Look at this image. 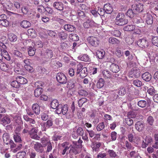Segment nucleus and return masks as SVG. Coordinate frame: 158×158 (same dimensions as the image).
Returning a JSON list of instances; mask_svg holds the SVG:
<instances>
[{
    "label": "nucleus",
    "instance_id": "nucleus-28",
    "mask_svg": "<svg viewBox=\"0 0 158 158\" xmlns=\"http://www.w3.org/2000/svg\"><path fill=\"white\" fill-rule=\"evenodd\" d=\"M143 79L146 81H149L152 78L151 75L148 72H145L142 75Z\"/></svg>",
    "mask_w": 158,
    "mask_h": 158
},
{
    "label": "nucleus",
    "instance_id": "nucleus-52",
    "mask_svg": "<svg viewBox=\"0 0 158 158\" xmlns=\"http://www.w3.org/2000/svg\"><path fill=\"white\" fill-rule=\"evenodd\" d=\"M135 9L138 12H142L143 10V5L140 3H139L136 5Z\"/></svg>",
    "mask_w": 158,
    "mask_h": 158
},
{
    "label": "nucleus",
    "instance_id": "nucleus-14",
    "mask_svg": "<svg viewBox=\"0 0 158 158\" xmlns=\"http://www.w3.org/2000/svg\"><path fill=\"white\" fill-rule=\"evenodd\" d=\"M43 147L41 143L37 142L34 144V148L37 152L42 153L44 151Z\"/></svg>",
    "mask_w": 158,
    "mask_h": 158
},
{
    "label": "nucleus",
    "instance_id": "nucleus-32",
    "mask_svg": "<svg viewBox=\"0 0 158 158\" xmlns=\"http://www.w3.org/2000/svg\"><path fill=\"white\" fill-rule=\"evenodd\" d=\"M71 110L69 111V117L71 118L74 115V112L75 110V107L74 102H73L71 106Z\"/></svg>",
    "mask_w": 158,
    "mask_h": 158
},
{
    "label": "nucleus",
    "instance_id": "nucleus-26",
    "mask_svg": "<svg viewBox=\"0 0 158 158\" xmlns=\"http://www.w3.org/2000/svg\"><path fill=\"white\" fill-rule=\"evenodd\" d=\"M2 139L4 143H6V144H8L11 141L10 139V135L9 133H5L3 134Z\"/></svg>",
    "mask_w": 158,
    "mask_h": 158
},
{
    "label": "nucleus",
    "instance_id": "nucleus-34",
    "mask_svg": "<svg viewBox=\"0 0 158 158\" xmlns=\"http://www.w3.org/2000/svg\"><path fill=\"white\" fill-rule=\"evenodd\" d=\"M20 25L22 27L26 28L30 27L31 25V24L28 21L24 20L21 22Z\"/></svg>",
    "mask_w": 158,
    "mask_h": 158
},
{
    "label": "nucleus",
    "instance_id": "nucleus-51",
    "mask_svg": "<svg viewBox=\"0 0 158 158\" xmlns=\"http://www.w3.org/2000/svg\"><path fill=\"white\" fill-rule=\"evenodd\" d=\"M110 33L113 35L117 37H119L121 35V32L119 30H114L110 31Z\"/></svg>",
    "mask_w": 158,
    "mask_h": 158
},
{
    "label": "nucleus",
    "instance_id": "nucleus-40",
    "mask_svg": "<svg viewBox=\"0 0 158 158\" xmlns=\"http://www.w3.org/2000/svg\"><path fill=\"white\" fill-rule=\"evenodd\" d=\"M96 55L97 57L99 59H102L104 56L105 52L103 50L101 51L97 50L96 52Z\"/></svg>",
    "mask_w": 158,
    "mask_h": 158
},
{
    "label": "nucleus",
    "instance_id": "nucleus-1",
    "mask_svg": "<svg viewBox=\"0 0 158 158\" xmlns=\"http://www.w3.org/2000/svg\"><path fill=\"white\" fill-rule=\"evenodd\" d=\"M77 69L76 74H79V76L81 78H83L87 75V69L86 67H83L81 64L79 63L77 64Z\"/></svg>",
    "mask_w": 158,
    "mask_h": 158
},
{
    "label": "nucleus",
    "instance_id": "nucleus-20",
    "mask_svg": "<svg viewBox=\"0 0 158 158\" xmlns=\"http://www.w3.org/2000/svg\"><path fill=\"white\" fill-rule=\"evenodd\" d=\"M70 150H69V153H73L75 155H76L79 153L78 148L77 146H73L72 145H70Z\"/></svg>",
    "mask_w": 158,
    "mask_h": 158
},
{
    "label": "nucleus",
    "instance_id": "nucleus-53",
    "mask_svg": "<svg viewBox=\"0 0 158 158\" xmlns=\"http://www.w3.org/2000/svg\"><path fill=\"white\" fill-rule=\"evenodd\" d=\"M26 155L25 151H21L18 152L16 155V158H24Z\"/></svg>",
    "mask_w": 158,
    "mask_h": 158
},
{
    "label": "nucleus",
    "instance_id": "nucleus-44",
    "mask_svg": "<svg viewBox=\"0 0 158 158\" xmlns=\"http://www.w3.org/2000/svg\"><path fill=\"white\" fill-rule=\"evenodd\" d=\"M104 84V81L102 78H100L98 81L97 86L98 88L100 89L102 87Z\"/></svg>",
    "mask_w": 158,
    "mask_h": 158
},
{
    "label": "nucleus",
    "instance_id": "nucleus-55",
    "mask_svg": "<svg viewBox=\"0 0 158 158\" xmlns=\"http://www.w3.org/2000/svg\"><path fill=\"white\" fill-rule=\"evenodd\" d=\"M101 145V144L99 142H98L94 144L92 147L93 150L96 152L98 151Z\"/></svg>",
    "mask_w": 158,
    "mask_h": 158
},
{
    "label": "nucleus",
    "instance_id": "nucleus-16",
    "mask_svg": "<svg viewBox=\"0 0 158 158\" xmlns=\"http://www.w3.org/2000/svg\"><path fill=\"white\" fill-rule=\"evenodd\" d=\"M23 118L25 121L29 122V125L31 126V127H35L34 125L35 124L36 122L34 119L30 118L27 115H24Z\"/></svg>",
    "mask_w": 158,
    "mask_h": 158
},
{
    "label": "nucleus",
    "instance_id": "nucleus-38",
    "mask_svg": "<svg viewBox=\"0 0 158 158\" xmlns=\"http://www.w3.org/2000/svg\"><path fill=\"white\" fill-rule=\"evenodd\" d=\"M58 35L60 38L62 40L66 39L68 36L67 34L64 31H62L58 33Z\"/></svg>",
    "mask_w": 158,
    "mask_h": 158
},
{
    "label": "nucleus",
    "instance_id": "nucleus-62",
    "mask_svg": "<svg viewBox=\"0 0 158 158\" xmlns=\"http://www.w3.org/2000/svg\"><path fill=\"white\" fill-rule=\"evenodd\" d=\"M152 43L153 44L158 47V37L156 36L153 37L152 40Z\"/></svg>",
    "mask_w": 158,
    "mask_h": 158
},
{
    "label": "nucleus",
    "instance_id": "nucleus-27",
    "mask_svg": "<svg viewBox=\"0 0 158 158\" xmlns=\"http://www.w3.org/2000/svg\"><path fill=\"white\" fill-rule=\"evenodd\" d=\"M14 140L16 142L21 143L22 141L20 137V134L19 132H16L13 136Z\"/></svg>",
    "mask_w": 158,
    "mask_h": 158
},
{
    "label": "nucleus",
    "instance_id": "nucleus-23",
    "mask_svg": "<svg viewBox=\"0 0 158 158\" xmlns=\"http://www.w3.org/2000/svg\"><path fill=\"white\" fill-rule=\"evenodd\" d=\"M53 124V122L51 119H49L46 123H45L44 126L42 128L43 131H45L46 129L49 128L50 127L52 126Z\"/></svg>",
    "mask_w": 158,
    "mask_h": 158
},
{
    "label": "nucleus",
    "instance_id": "nucleus-49",
    "mask_svg": "<svg viewBox=\"0 0 158 158\" xmlns=\"http://www.w3.org/2000/svg\"><path fill=\"white\" fill-rule=\"evenodd\" d=\"M87 99L85 98H81L78 101V104L79 107H81L83 104L87 102Z\"/></svg>",
    "mask_w": 158,
    "mask_h": 158
},
{
    "label": "nucleus",
    "instance_id": "nucleus-5",
    "mask_svg": "<svg viewBox=\"0 0 158 158\" xmlns=\"http://www.w3.org/2000/svg\"><path fill=\"white\" fill-rule=\"evenodd\" d=\"M57 81L62 84H65L67 81V79L65 75L62 73H58L56 75Z\"/></svg>",
    "mask_w": 158,
    "mask_h": 158
},
{
    "label": "nucleus",
    "instance_id": "nucleus-22",
    "mask_svg": "<svg viewBox=\"0 0 158 158\" xmlns=\"http://www.w3.org/2000/svg\"><path fill=\"white\" fill-rule=\"evenodd\" d=\"M110 70L113 73H117L120 70V68L118 65L114 63H112L110 66Z\"/></svg>",
    "mask_w": 158,
    "mask_h": 158
},
{
    "label": "nucleus",
    "instance_id": "nucleus-7",
    "mask_svg": "<svg viewBox=\"0 0 158 158\" xmlns=\"http://www.w3.org/2000/svg\"><path fill=\"white\" fill-rule=\"evenodd\" d=\"M87 40L89 43L92 46L97 47L99 45V41L97 38L94 36H90L88 38Z\"/></svg>",
    "mask_w": 158,
    "mask_h": 158
},
{
    "label": "nucleus",
    "instance_id": "nucleus-45",
    "mask_svg": "<svg viewBox=\"0 0 158 158\" xmlns=\"http://www.w3.org/2000/svg\"><path fill=\"white\" fill-rule=\"evenodd\" d=\"M135 26L132 25L127 26L124 27V30L126 31H131L134 30Z\"/></svg>",
    "mask_w": 158,
    "mask_h": 158
},
{
    "label": "nucleus",
    "instance_id": "nucleus-8",
    "mask_svg": "<svg viewBox=\"0 0 158 158\" xmlns=\"http://www.w3.org/2000/svg\"><path fill=\"white\" fill-rule=\"evenodd\" d=\"M53 54V51L50 48H45L43 53L44 57L47 59L51 58Z\"/></svg>",
    "mask_w": 158,
    "mask_h": 158
},
{
    "label": "nucleus",
    "instance_id": "nucleus-9",
    "mask_svg": "<svg viewBox=\"0 0 158 158\" xmlns=\"http://www.w3.org/2000/svg\"><path fill=\"white\" fill-rule=\"evenodd\" d=\"M128 138L130 142L136 143H138L140 140V138L137 135H133L131 133H130L128 135Z\"/></svg>",
    "mask_w": 158,
    "mask_h": 158
},
{
    "label": "nucleus",
    "instance_id": "nucleus-47",
    "mask_svg": "<svg viewBox=\"0 0 158 158\" xmlns=\"http://www.w3.org/2000/svg\"><path fill=\"white\" fill-rule=\"evenodd\" d=\"M70 39L73 41H77L79 40L78 36L76 34H71L69 36Z\"/></svg>",
    "mask_w": 158,
    "mask_h": 158
},
{
    "label": "nucleus",
    "instance_id": "nucleus-56",
    "mask_svg": "<svg viewBox=\"0 0 158 158\" xmlns=\"http://www.w3.org/2000/svg\"><path fill=\"white\" fill-rule=\"evenodd\" d=\"M78 94L81 96L85 97L88 94V92L84 89H81L78 91Z\"/></svg>",
    "mask_w": 158,
    "mask_h": 158
},
{
    "label": "nucleus",
    "instance_id": "nucleus-58",
    "mask_svg": "<svg viewBox=\"0 0 158 158\" xmlns=\"http://www.w3.org/2000/svg\"><path fill=\"white\" fill-rule=\"evenodd\" d=\"M138 105L142 108H143L146 106L147 102L145 100H140L138 102Z\"/></svg>",
    "mask_w": 158,
    "mask_h": 158
},
{
    "label": "nucleus",
    "instance_id": "nucleus-61",
    "mask_svg": "<svg viewBox=\"0 0 158 158\" xmlns=\"http://www.w3.org/2000/svg\"><path fill=\"white\" fill-rule=\"evenodd\" d=\"M28 53L30 56H33L35 54V51L32 47H30L28 48Z\"/></svg>",
    "mask_w": 158,
    "mask_h": 158
},
{
    "label": "nucleus",
    "instance_id": "nucleus-54",
    "mask_svg": "<svg viewBox=\"0 0 158 158\" xmlns=\"http://www.w3.org/2000/svg\"><path fill=\"white\" fill-rule=\"evenodd\" d=\"M133 84L137 87H140L142 86V83L140 80L136 79L133 81Z\"/></svg>",
    "mask_w": 158,
    "mask_h": 158
},
{
    "label": "nucleus",
    "instance_id": "nucleus-30",
    "mask_svg": "<svg viewBox=\"0 0 158 158\" xmlns=\"http://www.w3.org/2000/svg\"><path fill=\"white\" fill-rule=\"evenodd\" d=\"M145 20L146 23L148 25H151L153 23V19L151 15L147 14L145 16Z\"/></svg>",
    "mask_w": 158,
    "mask_h": 158
},
{
    "label": "nucleus",
    "instance_id": "nucleus-31",
    "mask_svg": "<svg viewBox=\"0 0 158 158\" xmlns=\"http://www.w3.org/2000/svg\"><path fill=\"white\" fill-rule=\"evenodd\" d=\"M51 106L53 109H57L59 105L58 101L56 99L53 100L51 102Z\"/></svg>",
    "mask_w": 158,
    "mask_h": 158
},
{
    "label": "nucleus",
    "instance_id": "nucleus-18",
    "mask_svg": "<svg viewBox=\"0 0 158 158\" xmlns=\"http://www.w3.org/2000/svg\"><path fill=\"white\" fill-rule=\"evenodd\" d=\"M152 141V137L149 136H146L144 139V141H143L142 147L143 148H146L148 144L151 143Z\"/></svg>",
    "mask_w": 158,
    "mask_h": 158
},
{
    "label": "nucleus",
    "instance_id": "nucleus-36",
    "mask_svg": "<svg viewBox=\"0 0 158 158\" xmlns=\"http://www.w3.org/2000/svg\"><path fill=\"white\" fill-rule=\"evenodd\" d=\"M8 38L9 40L13 42H16L17 40V36L13 33H10L8 35Z\"/></svg>",
    "mask_w": 158,
    "mask_h": 158
},
{
    "label": "nucleus",
    "instance_id": "nucleus-4",
    "mask_svg": "<svg viewBox=\"0 0 158 158\" xmlns=\"http://www.w3.org/2000/svg\"><path fill=\"white\" fill-rule=\"evenodd\" d=\"M85 21L83 23V26L85 28H89L90 27H96L97 24L93 20L90 19L89 17H86L85 19Z\"/></svg>",
    "mask_w": 158,
    "mask_h": 158
},
{
    "label": "nucleus",
    "instance_id": "nucleus-17",
    "mask_svg": "<svg viewBox=\"0 0 158 158\" xmlns=\"http://www.w3.org/2000/svg\"><path fill=\"white\" fill-rule=\"evenodd\" d=\"M64 28L65 30L70 32H74L76 29L74 26L69 24H65Z\"/></svg>",
    "mask_w": 158,
    "mask_h": 158
},
{
    "label": "nucleus",
    "instance_id": "nucleus-2",
    "mask_svg": "<svg viewBox=\"0 0 158 158\" xmlns=\"http://www.w3.org/2000/svg\"><path fill=\"white\" fill-rule=\"evenodd\" d=\"M69 106L67 104H65L63 106L62 105H59L58 108L56 109V111L58 114H62L64 115H66V116L68 118H70L69 117L68 111Z\"/></svg>",
    "mask_w": 158,
    "mask_h": 158
},
{
    "label": "nucleus",
    "instance_id": "nucleus-13",
    "mask_svg": "<svg viewBox=\"0 0 158 158\" xmlns=\"http://www.w3.org/2000/svg\"><path fill=\"white\" fill-rule=\"evenodd\" d=\"M1 4L6 10H11L12 8V3L9 0H4L1 2Z\"/></svg>",
    "mask_w": 158,
    "mask_h": 158
},
{
    "label": "nucleus",
    "instance_id": "nucleus-48",
    "mask_svg": "<svg viewBox=\"0 0 158 158\" xmlns=\"http://www.w3.org/2000/svg\"><path fill=\"white\" fill-rule=\"evenodd\" d=\"M13 54L14 56L19 58H23L22 54L19 51L16 50L13 51Z\"/></svg>",
    "mask_w": 158,
    "mask_h": 158
},
{
    "label": "nucleus",
    "instance_id": "nucleus-19",
    "mask_svg": "<svg viewBox=\"0 0 158 158\" xmlns=\"http://www.w3.org/2000/svg\"><path fill=\"white\" fill-rule=\"evenodd\" d=\"M32 109L33 112L36 114L38 115L40 114V107L37 103L34 104L32 105Z\"/></svg>",
    "mask_w": 158,
    "mask_h": 158
},
{
    "label": "nucleus",
    "instance_id": "nucleus-29",
    "mask_svg": "<svg viewBox=\"0 0 158 158\" xmlns=\"http://www.w3.org/2000/svg\"><path fill=\"white\" fill-rule=\"evenodd\" d=\"M16 80H17L19 84H25L27 82V79L22 76L17 77Z\"/></svg>",
    "mask_w": 158,
    "mask_h": 158
},
{
    "label": "nucleus",
    "instance_id": "nucleus-60",
    "mask_svg": "<svg viewBox=\"0 0 158 158\" xmlns=\"http://www.w3.org/2000/svg\"><path fill=\"white\" fill-rule=\"evenodd\" d=\"M126 93V90L125 88L121 87L120 88L118 92V94L121 96L124 95Z\"/></svg>",
    "mask_w": 158,
    "mask_h": 158
},
{
    "label": "nucleus",
    "instance_id": "nucleus-25",
    "mask_svg": "<svg viewBox=\"0 0 158 158\" xmlns=\"http://www.w3.org/2000/svg\"><path fill=\"white\" fill-rule=\"evenodd\" d=\"M144 125L140 122H138L135 124V128L139 131H142L144 128Z\"/></svg>",
    "mask_w": 158,
    "mask_h": 158
},
{
    "label": "nucleus",
    "instance_id": "nucleus-57",
    "mask_svg": "<svg viewBox=\"0 0 158 158\" xmlns=\"http://www.w3.org/2000/svg\"><path fill=\"white\" fill-rule=\"evenodd\" d=\"M73 143L75 146H77L78 148H81V143H82V141L80 137L77 142L73 141Z\"/></svg>",
    "mask_w": 158,
    "mask_h": 158
},
{
    "label": "nucleus",
    "instance_id": "nucleus-42",
    "mask_svg": "<svg viewBox=\"0 0 158 158\" xmlns=\"http://www.w3.org/2000/svg\"><path fill=\"white\" fill-rule=\"evenodd\" d=\"M134 21L136 23L140 24L139 26L140 27L144 26L143 20L140 18L138 17L136 18H134Z\"/></svg>",
    "mask_w": 158,
    "mask_h": 158
},
{
    "label": "nucleus",
    "instance_id": "nucleus-37",
    "mask_svg": "<svg viewBox=\"0 0 158 158\" xmlns=\"http://www.w3.org/2000/svg\"><path fill=\"white\" fill-rule=\"evenodd\" d=\"M76 84V81L73 79L70 80L68 83V87L70 89H72L74 88Z\"/></svg>",
    "mask_w": 158,
    "mask_h": 158
},
{
    "label": "nucleus",
    "instance_id": "nucleus-24",
    "mask_svg": "<svg viewBox=\"0 0 158 158\" xmlns=\"http://www.w3.org/2000/svg\"><path fill=\"white\" fill-rule=\"evenodd\" d=\"M6 37L4 36H2L0 39V47L2 48L3 52L6 51L5 49L6 48V46L4 43L6 42Z\"/></svg>",
    "mask_w": 158,
    "mask_h": 158
},
{
    "label": "nucleus",
    "instance_id": "nucleus-10",
    "mask_svg": "<svg viewBox=\"0 0 158 158\" xmlns=\"http://www.w3.org/2000/svg\"><path fill=\"white\" fill-rule=\"evenodd\" d=\"M61 148L62 151L60 152L62 155H64L66 152V154L68 153L66 152L69 149L70 147L69 143L68 142H65L61 144Z\"/></svg>",
    "mask_w": 158,
    "mask_h": 158
},
{
    "label": "nucleus",
    "instance_id": "nucleus-64",
    "mask_svg": "<svg viewBox=\"0 0 158 158\" xmlns=\"http://www.w3.org/2000/svg\"><path fill=\"white\" fill-rule=\"evenodd\" d=\"M127 15L130 18H132L134 15V13L131 9H129L127 12Z\"/></svg>",
    "mask_w": 158,
    "mask_h": 158
},
{
    "label": "nucleus",
    "instance_id": "nucleus-43",
    "mask_svg": "<svg viewBox=\"0 0 158 158\" xmlns=\"http://www.w3.org/2000/svg\"><path fill=\"white\" fill-rule=\"evenodd\" d=\"M42 88H37L34 90V95L36 97H39L42 94L43 91Z\"/></svg>",
    "mask_w": 158,
    "mask_h": 158
},
{
    "label": "nucleus",
    "instance_id": "nucleus-21",
    "mask_svg": "<svg viewBox=\"0 0 158 158\" xmlns=\"http://www.w3.org/2000/svg\"><path fill=\"white\" fill-rule=\"evenodd\" d=\"M10 122V118L7 116H5L2 118L1 122L4 126H5L9 124Z\"/></svg>",
    "mask_w": 158,
    "mask_h": 158
},
{
    "label": "nucleus",
    "instance_id": "nucleus-3",
    "mask_svg": "<svg viewBox=\"0 0 158 158\" xmlns=\"http://www.w3.org/2000/svg\"><path fill=\"white\" fill-rule=\"evenodd\" d=\"M125 15L123 13H119L117 15L116 18L115 23L119 25H123L128 23V20L125 18Z\"/></svg>",
    "mask_w": 158,
    "mask_h": 158
},
{
    "label": "nucleus",
    "instance_id": "nucleus-11",
    "mask_svg": "<svg viewBox=\"0 0 158 158\" xmlns=\"http://www.w3.org/2000/svg\"><path fill=\"white\" fill-rule=\"evenodd\" d=\"M138 45L142 48H147L149 45L148 42L145 38L139 39L137 42Z\"/></svg>",
    "mask_w": 158,
    "mask_h": 158
},
{
    "label": "nucleus",
    "instance_id": "nucleus-46",
    "mask_svg": "<svg viewBox=\"0 0 158 158\" xmlns=\"http://www.w3.org/2000/svg\"><path fill=\"white\" fill-rule=\"evenodd\" d=\"M77 14L81 19H85L86 17H88L86 16L84 12L81 10H78L77 11Z\"/></svg>",
    "mask_w": 158,
    "mask_h": 158
},
{
    "label": "nucleus",
    "instance_id": "nucleus-33",
    "mask_svg": "<svg viewBox=\"0 0 158 158\" xmlns=\"http://www.w3.org/2000/svg\"><path fill=\"white\" fill-rule=\"evenodd\" d=\"M41 142L42 144V145L44 147H45L47 145L51 142L50 140L49 139L47 138L43 137L41 139Z\"/></svg>",
    "mask_w": 158,
    "mask_h": 158
},
{
    "label": "nucleus",
    "instance_id": "nucleus-39",
    "mask_svg": "<svg viewBox=\"0 0 158 158\" xmlns=\"http://www.w3.org/2000/svg\"><path fill=\"white\" fill-rule=\"evenodd\" d=\"M111 52L113 53H115L119 57H120L123 55V53L121 52V50L118 48L113 49Z\"/></svg>",
    "mask_w": 158,
    "mask_h": 158
},
{
    "label": "nucleus",
    "instance_id": "nucleus-41",
    "mask_svg": "<svg viewBox=\"0 0 158 158\" xmlns=\"http://www.w3.org/2000/svg\"><path fill=\"white\" fill-rule=\"evenodd\" d=\"M80 60L85 61H90L91 59L89 56L87 54H84L79 56Z\"/></svg>",
    "mask_w": 158,
    "mask_h": 158
},
{
    "label": "nucleus",
    "instance_id": "nucleus-6",
    "mask_svg": "<svg viewBox=\"0 0 158 158\" xmlns=\"http://www.w3.org/2000/svg\"><path fill=\"white\" fill-rule=\"evenodd\" d=\"M38 132V127H32L31 129L29 130V134L30 137L32 139L39 140L40 139V137L37 135Z\"/></svg>",
    "mask_w": 158,
    "mask_h": 158
},
{
    "label": "nucleus",
    "instance_id": "nucleus-35",
    "mask_svg": "<svg viewBox=\"0 0 158 158\" xmlns=\"http://www.w3.org/2000/svg\"><path fill=\"white\" fill-rule=\"evenodd\" d=\"M8 65L4 63L3 61H0V69L2 71H6L9 69Z\"/></svg>",
    "mask_w": 158,
    "mask_h": 158
},
{
    "label": "nucleus",
    "instance_id": "nucleus-12",
    "mask_svg": "<svg viewBox=\"0 0 158 158\" xmlns=\"http://www.w3.org/2000/svg\"><path fill=\"white\" fill-rule=\"evenodd\" d=\"M52 6L57 10L61 11L64 10V4L61 2H55L53 3Z\"/></svg>",
    "mask_w": 158,
    "mask_h": 158
},
{
    "label": "nucleus",
    "instance_id": "nucleus-59",
    "mask_svg": "<svg viewBox=\"0 0 158 158\" xmlns=\"http://www.w3.org/2000/svg\"><path fill=\"white\" fill-rule=\"evenodd\" d=\"M11 86H12L13 87L16 88H19L20 85L18 82L17 80V81H12L11 83L10 84Z\"/></svg>",
    "mask_w": 158,
    "mask_h": 158
},
{
    "label": "nucleus",
    "instance_id": "nucleus-50",
    "mask_svg": "<svg viewBox=\"0 0 158 158\" xmlns=\"http://www.w3.org/2000/svg\"><path fill=\"white\" fill-rule=\"evenodd\" d=\"M105 126L103 122H102L98 124L97 127L96 129L98 131H101L105 128Z\"/></svg>",
    "mask_w": 158,
    "mask_h": 158
},
{
    "label": "nucleus",
    "instance_id": "nucleus-15",
    "mask_svg": "<svg viewBox=\"0 0 158 158\" xmlns=\"http://www.w3.org/2000/svg\"><path fill=\"white\" fill-rule=\"evenodd\" d=\"M129 73L131 77L138 78L140 76V72L139 70L134 68L131 70Z\"/></svg>",
    "mask_w": 158,
    "mask_h": 158
},
{
    "label": "nucleus",
    "instance_id": "nucleus-63",
    "mask_svg": "<svg viewBox=\"0 0 158 158\" xmlns=\"http://www.w3.org/2000/svg\"><path fill=\"white\" fill-rule=\"evenodd\" d=\"M21 11L23 14H27L28 11V8L27 6H22L21 7Z\"/></svg>",
    "mask_w": 158,
    "mask_h": 158
}]
</instances>
